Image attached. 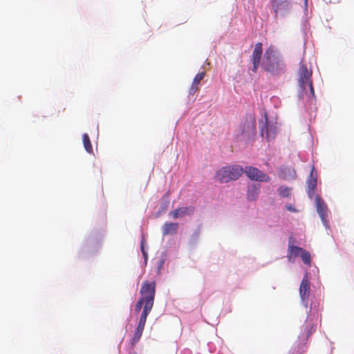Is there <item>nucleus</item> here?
Instances as JSON below:
<instances>
[{
	"label": "nucleus",
	"mask_w": 354,
	"mask_h": 354,
	"mask_svg": "<svg viewBox=\"0 0 354 354\" xmlns=\"http://www.w3.org/2000/svg\"><path fill=\"white\" fill-rule=\"evenodd\" d=\"M198 90V86L194 85L193 83L191 85V87L189 88V94L194 95L195 94Z\"/></svg>",
	"instance_id": "5701e85b"
},
{
	"label": "nucleus",
	"mask_w": 354,
	"mask_h": 354,
	"mask_svg": "<svg viewBox=\"0 0 354 354\" xmlns=\"http://www.w3.org/2000/svg\"><path fill=\"white\" fill-rule=\"evenodd\" d=\"M278 176L282 180H290L295 178L296 172L293 168L285 167L280 169Z\"/></svg>",
	"instance_id": "f8f14e48"
},
{
	"label": "nucleus",
	"mask_w": 354,
	"mask_h": 354,
	"mask_svg": "<svg viewBox=\"0 0 354 354\" xmlns=\"http://www.w3.org/2000/svg\"><path fill=\"white\" fill-rule=\"evenodd\" d=\"M304 248L294 246V245H289L288 250V254L287 257L288 258L289 261H290L292 258H295L298 256H300V254Z\"/></svg>",
	"instance_id": "dca6fc26"
},
{
	"label": "nucleus",
	"mask_w": 354,
	"mask_h": 354,
	"mask_svg": "<svg viewBox=\"0 0 354 354\" xmlns=\"http://www.w3.org/2000/svg\"><path fill=\"white\" fill-rule=\"evenodd\" d=\"M156 293V282L154 281H145L142 283L140 294L141 297L137 301L135 306V312L138 313L142 306L146 305L148 301L151 302V308L153 306L154 297Z\"/></svg>",
	"instance_id": "7ed1b4c3"
},
{
	"label": "nucleus",
	"mask_w": 354,
	"mask_h": 354,
	"mask_svg": "<svg viewBox=\"0 0 354 354\" xmlns=\"http://www.w3.org/2000/svg\"><path fill=\"white\" fill-rule=\"evenodd\" d=\"M178 228V223H165L162 227L163 236L174 235L177 233Z\"/></svg>",
	"instance_id": "ddd939ff"
},
{
	"label": "nucleus",
	"mask_w": 354,
	"mask_h": 354,
	"mask_svg": "<svg viewBox=\"0 0 354 354\" xmlns=\"http://www.w3.org/2000/svg\"><path fill=\"white\" fill-rule=\"evenodd\" d=\"M243 174V169L240 165L223 167L217 171L216 178L220 183H227L238 179Z\"/></svg>",
	"instance_id": "20e7f679"
},
{
	"label": "nucleus",
	"mask_w": 354,
	"mask_h": 354,
	"mask_svg": "<svg viewBox=\"0 0 354 354\" xmlns=\"http://www.w3.org/2000/svg\"><path fill=\"white\" fill-rule=\"evenodd\" d=\"M144 328H143V327L137 326L134 335L131 339V345L133 346H134L140 339L142 333H143V330H144Z\"/></svg>",
	"instance_id": "f3484780"
},
{
	"label": "nucleus",
	"mask_w": 354,
	"mask_h": 354,
	"mask_svg": "<svg viewBox=\"0 0 354 354\" xmlns=\"http://www.w3.org/2000/svg\"><path fill=\"white\" fill-rule=\"evenodd\" d=\"M258 195V190L257 188L249 189L248 193V197L250 200H254Z\"/></svg>",
	"instance_id": "4be33fe9"
},
{
	"label": "nucleus",
	"mask_w": 354,
	"mask_h": 354,
	"mask_svg": "<svg viewBox=\"0 0 354 354\" xmlns=\"http://www.w3.org/2000/svg\"><path fill=\"white\" fill-rule=\"evenodd\" d=\"M151 302H150V301H148L143 308L138 326L145 328L147 316L151 312Z\"/></svg>",
	"instance_id": "4468645a"
},
{
	"label": "nucleus",
	"mask_w": 354,
	"mask_h": 354,
	"mask_svg": "<svg viewBox=\"0 0 354 354\" xmlns=\"http://www.w3.org/2000/svg\"><path fill=\"white\" fill-rule=\"evenodd\" d=\"M272 8L275 16H285L292 8L291 0H272Z\"/></svg>",
	"instance_id": "39448f33"
},
{
	"label": "nucleus",
	"mask_w": 354,
	"mask_h": 354,
	"mask_svg": "<svg viewBox=\"0 0 354 354\" xmlns=\"http://www.w3.org/2000/svg\"><path fill=\"white\" fill-rule=\"evenodd\" d=\"M310 291V283L308 279L307 274L304 277L299 286V295L301 301L307 306Z\"/></svg>",
	"instance_id": "1a4fd4ad"
},
{
	"label": "nucleus",
	"mask_w": 354,
	"mask_h": 354,
	"mask_svg": "<svg viewBox=\"0 0 354 354\" xmlns=\"http://www.w3.org/2000/svg\"><path fill=\"white\" fill-rule=\"evenodd\" d=\"M263 54V46L261 42L255 44L250 60L252 63V71L256 73L259 67L272 75H279L285 72L286 64L277 48L270 45L265 51L262 62L261 59Z\"/></svg>",
	"instance_id": "f257e3e1"
},
{
	"label": "nucleus",
	"mask_w": 354,
	"mask_h": 354,
	"mask_svg": "<svg viewBox=\"0 0 354 354\" xmlns=\"http://www.w3.org/2000/svg\"><path fill=\"white\" fill-rule=\"evenodd\" d=\"M256 130L255 121L254 119H250L243 124V133L248 136L254 133Z\"/></svg>",
	"instance_id": "2eb2a0df"
},
{
	"label": "nucleus",
	"mask_w": 354,
	"mask_h": 354,
	"mask_svg": "<svg viewBox=\"0 0 354 354\" xmlns=\"http://www.w3.org/2000/svg\"><path fill=\"white\" fill-rule=\"evenodd\" d=\"M292 188L281 185L278 189L279 195L282 198L290 197L291 195Z\"/></svg>",
	"instance_id": "6ab92c4d"
},
{
	"label": "nucleus",
	"mask_w": 354,
	"mask_h": 354,
	"mask_svg": "<svg viewBox=\"0 0 354 354\" xmlns=\"http://www.w3.org/2000/svg\"><path fill=\"white\" fill-rule=\"evenodd\" d=\"M315 204L317 211L326 227L328 225V207L326 203L317 195L315 196Z\"/></svg>",
	"instance_id": "6e6552de"
},
{
	"label": "nucleus",
	"mask_w": 354,
	"mask_h": 354,
	"mask_svg": "<svg viewBox=\"0 0 354 354\" xmlns=\"http://www.w3.org/2000/svg\"><path fill=\"white\" fill-rule=\"evenodd\" d=\"M300 257L305 264L310 265L311 256L310 254L307 250L303 249L300 254Z\"/></svg>",
	"instance_id": "aec40b11"
},
{
	"label": "nucleus",
	"mask_w": 354,
	"mask_h": 354,
	"mask_svg": "<svg viewBox=\"0 0 354 354\" xmlns=\"http://www.w3.org/2000/svg\"><path fill=\"white\" fill-rule=\"evenodd\" d=\"M82 140H83L84 147L86 151L89 153H93L92 145H91L89 136L87 133L83 134Z\"/></svg>",
	"instance_id": "a211bd4d"
},
{
	"label": "nucleus",
	"mask_w": 354,
	"mask_h": 354,
	"mask_svg": "<svg viewBox=\"0 0 354 354\" xmlns=\"http://www.w3.org/2000/svg\"><path fill=\"white\" fill-rule=\"evenodd\" d=\"M317 187V174L315 171L314 167H313L310 174L309 178L307 180V193L309 198H313L315 195V189Z\"/></svg>",
	"instance_id": "9d476101"
},
{
	"label": "nucleus",
	"mask_w": 354,
	"mask_h": 354,
	"mask_svg": "<svg viewBox=\"0 0 354 354\" xmlns=\"http://www.w3.org/2000/svg\"><path fill=\"white\" fill-rule=\"evenodd\" d=\"M205 75V73L204 71L203 72H201V73H198V74H196V75L194 77V80H193V84L194 85H197L198 86L201 83V81L204 78Z\"/></svg>",
	"instance_id": "412c9836"
},
{
	"label": "nucleus",
	"mask_w": 354,
	"mask_h": 354,
	"mask_svg": "<svg viewBox=\"0 0 354 354\" xmlns=\"http://www.w3.org/2000/svg\"><path fill=\"white\" fill-rule=\"evenodd\" d=\"M286 208L288 211L289 212H297L298 210L297 209H295L292 205H287L286 206Z\"/></svg>",
	"instance_id": "b1692460"
},
{
	"label": "nucleus",
	"mask_w": 354,
	"mask_h": 354,
	"mask_svg": "<svg viewBox=\"0 0 354 354\" xmlns=\"http://www.w3.org/2000/svg\"><path fill=\"white\" fill-rule=\"evenodd\" d=\"M194 207H183L170 212L169 216L176 219L178 218L183 217L185 215H191L194 213Z\"/></svg>",
	"instance_id": "9b49d317"
},
{
	"label": "nucleus",
	"mask_w": 354,
	"mask_h": 354,
	"mask_svg": "<svg viewBox=\"0 0 354 354\" xmlns=\"http://www.w3.org/2000/svg\"><path fill=\"white\" fill-rule=\"evenodd\" d=\"M260 130L261 136L266 138L268 141L275 138L277 131V127L268 122L266 115L265 117V121L262 122Z\"/></svg>",
	"instance_id": "0eeeda50"
},
{
	"label": "nucleus",
	"mask_w": 354,
	"mask_h": 354,
	"mask_svg": "<svg viewBox=\"0 0 354 354\" xmlns=\"http://www.w3.org/2000/svg\"><path fill=\"white\" fill-rule=\"evenodd\" d=\"M142 252L143 255H144L145 257H146V256H147V254H146L145 251L144 250V248H143V247H142Z\"/></svg>",
	"instance_id": "393cba45"
},
{
	"label": "nucleus",
	"mask_w": 354,
	"mask_h": 354,
	"mask_svg": "<svg viewBox=\"0 0 354 354\" xmlns=\"http://www.w3.org/2000/svg\"><path fill=\"white\" fill-rule=\"evenodd\" d=\"M243 172L245 173L247 177L252 180L260 181V182H269L270 177L258 168L248 166L243 169Z\"/></svg>",
	"instance_id": "423d86ee"
},
{
	"label": "nucleus",
	"mask_w": 354,
	"mask_h": 354,
	"mask_svg": "<svg viewBox=\"0 0 354 354\" xmlns=\"http://www.w3.org/2000/svg\"><path fill=\"white\" fill-rule=\"evenodd\" d=\"M298 83L302 93H300L301 97H304V95L308 99L315 98V91L313 86L312 82V71L308 70L306 65L303 63H300L299 68L298 70Z\"/></svg>",
	"instance_id": "f03ea898"
}]
</instances>
